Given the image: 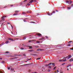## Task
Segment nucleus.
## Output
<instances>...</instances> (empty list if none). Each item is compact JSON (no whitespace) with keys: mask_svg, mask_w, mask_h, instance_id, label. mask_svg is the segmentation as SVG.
Returning a JSON list of instances; mask_svg holds the SVG:
<instances>
[{"mask_svg":"<svg viewBox=\"0 0 73 73\" xmlns=\"http://www.w3.org/2000/svg\"><path fill=\"white\" fill-rule=\"evenodd\" d=\"M31 49H32V47H29V49H31Z\"/></svg>","mask_w":73,"mask_h":73,"instance_id":"bf43d9fd","label":"nucleus"},{"mask_svg":"<svg viewBox=\"0 0 73 73\" xmlns=\"http://www.w3.org/2000/svg\"><path fill=\"white\" fill-rule=\"evenodd\" d=\"M15 58H12L11 59H15Z\"/></svg>","mask_w":73,"mask_h":73,"instance_id":"c85d7f7f","label":"nucleus"},{"mask_svg":"<svg viewBox=\"0 0 73 73\" xmlns=\"http://www.w3.org/2000/svg\"><path fill=\"white\" fill-rule=\"evenodd\" d=\"M52 65H54V66H53V67L54 66H55V64L54 63H52Z\"/></svg>","mask_w":73,"mask_h":73,"instance_id":"ddd939ff","label":"nucleus"},{"mask_svg":"<svg viewBox=\"0 0 73 73\" xmlns=\"http://www.w3.org/2000/svg\"><path fill=\"white\" fill-rule=\"evenodd\" d=\"M57 72H59L58 70H57Z\"/></svg>","mask_w":73,"mask_h":73,"instance_id":"3c124183","label":"nucleus"},{"mask_svg":"<svg viewBox=\"0 0 73 73\" xmlns=\"http://www.w3.org/2000/svg\"><path fill=\"white\" fill-rule=\"evenodd\" d=\"M31 23H35V22H31Z\"/></svg>","mask_w":73,"mask_h":73,"instance_id":"0e129e2a","label":"nucleus"},{"mask_svg":"<svg viewBox=\"0 0 73 73\" xmlns=\"http://www.w3.org/2000/svg\"><path fill=\"white\" fill-rule=\"evenodd\" d=\"M25 38H25V37H23V39H25Z\"/></svg>","mask_w":73,"mask_h":73,"instance_id":"13d9d810","label":"nucleus"},{"mask_svg":"<svg viewBox=\"0 0 73 73\" xmlns=\"http://www.w3.org/2000/svg\"><path fill=\"white\" fill-rule=\"evenodd\" d=\"M14 56H19L18 55H17V54H15Z\"/></svg>","mask_w":73,"mask_h":73,"instance_id":"e433bc0d","label":"nucleus"},{"mask_svg":"<svg viewBox=\"0 0 73 73\" xmlns=\"http://www.w3.org/2000/svg\"><path fill=\"white\" fill-rule=\"evenodd\" d=\"M40 59H41V58H38L37 60H40Z\"/></svg>","mask_w":73,"mask_h":73,"instance_id":"2f4dec72","label":"nucleus"},{"mask_svg":"<svg viewBox=\"0 0 73 73\" xmlns=\"http://www.w3.org/2000/svg\"><path fill=\"white\" fill-rule=\"evenodd\" d=\"M65 63H63L62 64V65H64V64H65Z\"/></svg>","mask_w":73,"mask_h":73,"instance_id":"f704fd0d","label":"nucleus"},{"mask_svg":"<svg viewBox=\"0 0 73 73\" xmlns=\"http://www.w3.org/2000/svg\"><path fill=\"white\" fill-rule=\"evenodd\" d=\"M33 1V0H31V1L29 2V4L32 3Z\"/></svg>","mask_w":73,"mask_h":73,"instance_id":"39448f33","label":"nucleus"},{"mask_svg":"<svg viewBox=\"0 0 73 73\" xmlns=\"http://www.w3.org/2000/svg\"><path fill=\"white\" fill-rule=\"evenodd\" d=\"M47 71L48 72H50V69H48L47 70Z\"/></svg>","mask_w":73,"mask_h":73,"instance_id":"9d476101","label":"nucleus"},{"mask_svg":"<svg viewBox=\"0 0 73 73\" xmlns=\"http://www.w3.org/2000/svg\"><path fill=\"white\" fill-rule=\"evenodd\" d=\"M72 42V41H70L68 42L70 43V42Z\"/></svg>","mask_w":73,"mask_h":73,"instance_id":"a18cd8bd","label":"nucleus"},{"mask_svg":"<svg viewBox=\"0 0 73 73\" xmlns=\"http://www.w3.org/2000/svg\"><path fill=\"white\" fill-rule=\"evenodd\" d=\"M30 64H24V65H21V66H25V65H29Z\"/></svg>","mask_w":73,"mask_h":73,"instance_id":"f03ea898","label":"nucleus"},{"mask_svg":"<svg viewBox=\"0 0 73 73\" xmlns=\"http://www.w3.org/2000/svg\"><path fill=\"white\" fill-rule=\"evenodd\" d=\"M11 27H12V29H13V26H12V25H11Z\"/></svg>","mask_w":73,"mask_h":73,"instance_id":"09e8293b","label":"nucleus"},{"mask_svg":"<svg viewBox=\"0 0 73 73\" xmlns=\"http://www.w3.org/2000/svg\"><path fill=\"white\" fill-rule=\"evenodd\" d=\"M35 41V40H29V42H31V41Z\"/></svg>","mask_w":73,"mask_h":73,"instance_id":"6e6552de","label":"nucleus"},{"mask_svg":"<svg viewBox=\"0 0 73 73\" xmlns=\"http://www.w3.org/2000/svg\"><path fill=\"white\" fill-rule=\"evenodd\" d=\"M27 5H31L29 3H28V4H27Z\"/></svg>","mask_w":73,"mask_h":73,"instance_id":"a19ab883","label":"nucleus"},{"mask_svg":"<svg viewBox=\"0 0 73 73\" xmlns=\"http://www.w3.org/2000/svg\"><path fill=\"white\" fill-rule=\"evenodd\" d=\"M33 55L34 56H36L37 55L36 54H33Z\"/></svg>","mask_w":73,"mask_h":73,"instance_id":"c756f323","label":"nucleus"},{"mask_svg":"<svg viewBox=\"0 0 73 73\" xmlns=\"http://www.w3.org/2000/svg\"><path fill=\"white\" fill-rule=\"evenodd\" d=\"M37 43H38V44L40 43V41H36V42Z\"/></svg>","mask_w":73,"mask_h":73,"instance_id":"a878e982","label":"nucleus"},{"mask_svg":"<svg viewBox=\"0 0 73 73\" xmlns=\"http://www.w3.org/2000/svg\"><path fill=\"white\" fill-rule=\"evenodd\" d=\"M56 68V66H55L54 67L53 70H55V69Z\"/></svg>","mask_w":73,"mask_h":73,"instance_id":"412c9836","label":"nucleus"},{"mask_svg":"<svg viewBox=\"0 0 73 73\" xmlns=\"http://www.w3.org/2000/svg\"><path fill=\"white\" fill-rule=\"evenodd\" d=\"M3 21V20H1V21H0V22H1V21Z\"/></svg>","mask_w":73,"mask_h":73,"instance_id":"864d4df0","label":"nucleus"},{"mask_svg":"<svg viewBox=\"0 0 73 73\" xmlns=\"http://www.w3.org/2000/svg\"><path fill=\"white\" fill-rule=\"evenodd\" d=\"M4 18V17H2V18H1V19H3Z\"/></svg>","mask_w":73,"mask_h":73,"instance_id":"6e6d98bb","label":"nucleus"},{"mask_svg":"<svg viewBox=\"0 0 73 73\" xmlns=\"http://www.w3.org/2000/svg\"><path fill=\"white\" fill-rule=\"evenodd\" d=\"M68 57H69V58H70H70H71V57H72V56H70L69 55H68Z\"/></svg>","mask_w":73,"mask_h":73,"instance_id":"aec40b11","label":"nucleus"},{"mask_svg":"<svg viewBox=\"0 0 73 73\" xmlns=\"http://www.w3.org/2000/svg\"><path fill=\"white\" fill-rule=\"evenodd\" d=\"M2 20H3L4 21V20H5V19H4L3 18Z\"/></svg>","mask_w":73,"mask_h":73,"instance_id":"680f3d73","label":"nucleus"},{"mask_svg":"<svg viewBox=\"0 0 73 73\" xmlns=\"http://www.w3.org/2000/svg\"><path fill=\"white\" fill-rule=\"evenodd\" d=\"M68 2H69L68 1H66V3H68Z\"/></svg>","mask_w":73,"mask_h":73,"instance_id":"69168bd1","label":"nucleus"},{"mask_svg":"<svg viewBox=\"0 0 73 73\" xmlns=\"http://www.w3.org/2000/svg\"><path fill=\"white\" fill-rule=\"evenodd\" d=\"M8 42H9V41L8 40H7L5 42V43L6 44H8Z\"/></svg>","mask_w":73,"mask_h":73,"instance_id":"423d86ee","label":"nucleus"},{"mask_svg":"<svg viewBox=\"0 0 73 73\" xmlns=\"http://www.w3.org/2000/svg\"><path fill=\"white\" fill-rule=\"evenodd\" d=\"M19 12V11H15V13H18Z\"/></svg>","mask_w":73,"mask_h":73,"instance_id":"4468645a","label":"nucleus"},{"mask_svg":"<svg viewBox=\"0 0 73 73\" xmlns=\"http://www.w3.org/2000/svg\"><path fill=\"white\" fill-rule=\"evenodd\" d=\"M71 45L70 44H69L67 45V46H70Z\"/></svg>","mask_w":73,"mask_h":73,"instance_id":"4be33fe9","label":"nucleus"},{"mask_svg":"<svg viewBox=\"0 0 73 73\" xmlns=\"http://www.w3.org/2000/svg\"><path fill=\"white\" fill-rule=\"evenodd\" d=\"M48 68H49V69H51V66H48Z\"/></svg>","mask_w":73,"mask_h":73,"instance_id":"a211bd4d","label":"nucleus"},{"mask_svg":"<svg viewBox=\"0 0 73 73\" xmlns=\"http://www.w3.org/2000/svg\"><path fill=\"white\" fill-rule=\"evenodd\" d=\"M27 13H29V11H28L27 12Z\"/></svg>","mask_w":73,"mask_h":73,"instance_id":"603ef678","label":"nucleus"},{"mask_svg":"<svg viewBox=\"0 0 73 73\" xmlns=\"http://www.w3.org/2000/svg\"><path fill=\"white\" fill-rule=\"evenodd\" d=\"M36 35H38V36H42V35H41V34H36Z\"/></svg>","mask_w":73,"mask_h":73,"instance_id":"20e7f679","label":"nucleus"},{"mask_svg":"<svg viewBox=\"0 0 73 73\" xmlns=\"http://www.w3.org/2000/svg\"><path fill=\"white\" fill-rule=\"evenodd\" d=\"M1 44L2 45H3V44H5V43L4 42H2Z\"/></svg>","mask_w":73,"mask_h":73,"instance_id":"cd10ccee","label":"nucleus"},{"mask_svg":"<svg viewBox=\"0 0 73 73\" xmlns=\"http://www.w3.org/2000/svg\"><path fill=\"white\" fill-rule=\"evenodd\" d=\"M27 1V0H25L23 2H25V1Z\"/></svg>","mask_w":73,"mask_h":73,"instance_id":"72a5a7b5","label":"nucleus"},{"mask_svg":"<svg viewBox=\"0 0 73 73\" xmlns=\"http://www.w3.org/2000/svg\"><path fill=\"white\" fill-rule=\"evenodd\" d=\"M43 39H44V38H41V39H39V40H43Z\"/></svg>","mask_w":73,"mask_h":73,"instance_id":"5701e85b","label":"nucleus"},{"mask_svg":"<svg viewBox=\"0 0 73 73\" xmlns=\"http://www.w3.org/2000/svg\"><path fill=\"white\" fill-rule=\"evenodd\" d=\"M69 67V66H72V65L71 64H68V65Z\"/></svg>","mask_w":73,"mask_h":73,"instance_id":"6ab92c4d","label":"nucleus"},{"mask_svg":"<svg viewBox=\"0 0 73 73\" xmlns=\"http://www.w3.org/2000/svg\"><path fill=\"white\" fill-rule=\"evenodd\" d=\"M33 54H30V55H33Z\"/></svg>","mask_w":73,"mask_h":73,"instance_id":"e2e57ef3","label":"nucleus"},{"mask_svg":"<svg viewBox=\"0 0 73 73\" xmlns=\"http://www.w3.org/2000/svg\"><path fill=\"white\" fill-rule=\"evenodd\" d=\"M35 47H37V48H38V47H39V46H35Z\"/></svg>","mask_w":73,"mask_h":73,"instance_id":"79ce46f5","label":"nucleus"},{"mask_svg":"<svg viewBox=\"0 0 73 73\" xmlns=\"http://www.w3.org/2000/svg\"><path fill=\"white\" fill-rule=\"evenodd\" d=\"M23 56H26V55L25 54H23Z\"/></svg>","mask_w":73,"mask_h":73,"instance_id":"37998d69","label":"nucleus"},{"mask_svg":"<svg viewBox=\"0 0 73 73\" xmlns=\"http://www.w3.org/2000/svg\"><path fill=\"white\" fill-rule=\"evenodd\" d=\"M2 58H0V60H2Z\"/></svg>","mask_w":73,"mask_h":73,"instance_id":"774afa93","label":"nucleus"},{"mask_svg":"<svg viewBox=\"0 0 73 73\" xmlns=\"http://www.w3.org/2000/svg\"><path fill=\"white\" fill-rule=\"evenodd\" d=\"M11 70L13 71L14 70V69H13V68H11Z\"/></svg>","mask_w":73,"mask_h":73,"instance_id":"2eb2a0df","label":"nucleus"},{"mask_svg":"<svg viewBox=\"0 0 73 73\" xmlns=\"http://www.w3.org/2000/svg\"><path fill=\"white\" fill-rule=\"evenodd\" d=\"M26 46L28 47H31L30 46Z\"/></svg>","mask_w":73,"mask_h":73,"instance_id":"473e14b6","label":"nucleus"},{"mask_svg":"<svg viewBox=\"0 0 73 73\" xmlns=\"http://www.w3.org/2000/svg\"><path fill=\"white\" fill-rule=\"evenodd\" d=\"M18 56H22L21 54L18 55Z\"/></svg>","mask_w":73,"mask_h":73,"instance_id":"ea45409f","label":"nucleus"},{"mask_svg":"<svg viewBox=\"0 0 73 73\" xmlns=\"http://www.w3.org/2000/svg\"><path fill=\"white\" fill-rule=\"evenodd\" d=\"M32 51H33V50H29V52H32Z\"/></svg>","mask_w":73,"mask_h":73,"instance_id":"58836bf2","label":"nucleus"},{"mask_svg":"<svg viewBox=\"0 0 73 73\" xmlns=\"http://www.w3.org/2000/svg\"><path fill=\"white\" fill-rule=\"evenodd\" d=\"M64 59V60H62V61H66V58L65 59Z\"/></svg>","mask_w":73,"mask_h":73,"instance_id":"f3484780","label":"nucleus"},{"mask_svg":"<svg viewBox=\"0 0 73 73\" xmlns=\"http://www.w3.org/2000/svg\"><path fill=\"white\" fill-rule=\"evenodd\" d=\"M4 17H7V16H3Z\"/></svg>","mask_w":73,"mask_h":73,"instance_id":"49530a36","label":"nucleus"},{"mask_svg":"<svg viewBox=\"0 0 73 73\" xmlns=\"http://www.w3.org/2000/svg\"><path fill=\"white\" fill-rule=\"evenodd\" d=\"M69 61L70 62H72V61H73V59L72 58H71V59H70L69 60Z\"/></svg>","mask_w":73,"mask_h":73,"instance_id":"7ed1b4c3","label":"nucleus"},{"mask_svg":"<svg viewBox=\"0 0 73 73\" xmlns=\"http://www.w3.org/2000/svg\"><path fill=\"white\" fill-rule=\"evenodd\" d=\"M71 8V7H67V9H70Z\"/></svg>","mask_w":73,"mask_h":73,"instance_id":"9b49d317","label":"nucleus"},{"mask_svg":"<svg viewBox=\"0 0 73 73\" xmlns=\"http://www.w3.org/2000/svg\"><path fill=\"white\" fill-rule=\"evenodd\" d=\"M70 58H68V59H70Z\"/></svg>","mask_w":73,"mask_h":73,"instance_id":"4d7b16f0","label":"nucleus"},{"mask_svg":"<svg viewBox=\"0 0 73 73\" xmlns=\"http://www.w3.org/2000/svg\"><path fill=\"white\" fill-rule=\"evenodd\" d=\"M33 1H36V0H33Z\"/></svg>","mask_w":73,"mask_h":73,"instance_id":"5fc2aeb1","label":"nucleus"},{"mask_svg":"<svg viewBox=\"0 0 73 73\" xmlns=\"http://www.w3.org/2000/svg\"><path fill=\"white\" fill-rule=\"evenodd\" d=\"M66 58H69V56H67L66 57Z\"/></svg>","mask_w":73,"mask_h":73,"instance_id":"c9c22d12","label":"nucleus"},{"mask_svg":"<svg viewBox=\"0 0 73 73\" xmlns=\"http://www.w3.org/2000/svg\"><path fill=\"white\" fill-rule=\"evenodd\" d=\"M59 62H61V61H62V60H59Z\"/></svg>","mask_w":73,"mask_h":73,"instance_id":"4c0bfd02","label":"nucleus"},{"mask_svg":"<svg viewBox=\"0 0 73 73\" xmlns=\"http://www.w3.org/2000/svg\"><path fill=\"white\" fill-rule=\"evenodd\" d=\"M9 53V52L8 51H7L5 52L6 53Z\"/></svg>","mask_w":73,"mask_h":73,"instance_id":"393cba45","label":"nucleus"},{"mask_svg":"<svg viewBox=\"0 0 73 73\" xmlns=\"http://www.w3.org/2000/svg\"><path fill=\"white\" fill-rule=\"evenodd\" d=\"M21 50H24V48L23 47H22L21 48Z\"/></svg>","mask_w":73,"mask_h":73,"instance_id":"f8f14e48","label":"nucleus"},{"mask_svg":"<svg viewBox=\"0 0 73 73\" xmlns=\"http://www.w3.org/2000/svg\"><path fill=\"white\" fill-rule=\"evenodd\" d=\"M13 15H14V16H15L16 15H17V13H15L13 14Z\"/></svg>","mask_w":73,"mask_h":73,"instance_id":"dca6fc26","label":"nucleus"},{"mask_svg":"<svg viewBox=\"0 0 73 73\" xmlns=\"http://www.w3.org/2000/svg\"><path fill=\"white\" fill-rule=\"evenodd\" d=\"M44 50L43 49H42L41 48H40L39 49H37V51H39V50H40L41 51H42V50Z\"/></svg>","mask_w":73,"mask_h":73,"instance_id":"f257e3e1","label":"nucleus"},{"mask_svg":"<svg viewBox=\"0 0 73 73\" xmlns=\"http://www.w3.org/2000/svg\"><path fill=\"white\" fill-rule=\"evenodd\" d=\"M0 73H3L2 71H0Z\"/></svg>","mask_w":73,"mask_h":73,"instance_id":"8fccbe9b","label":"nucleus"},{"mask_svg":"<svg viewBox=\"0 0 73 73\" xmlns=\"http://www.w3.org/2000/svg\"><path fill=\"white\" fill-rule=\"evenodd\" d=\"M9 40H11V41H12V40H13V39H12L11 38H8Z\"/></svg>","mask_w":73,"mask_h":73,"instance_id":"0eeeda50","label":"nucleus"},{"mask_svg":"<svg viewBox=\"0 0 73 73\" xmlns=\"http://www.w3.org/2000/svg\"><path fill=\"white\" fill-rule=\"evenodd\" d=\"M13 5H11V7H13Z\"/></svg>","mask_w":73,"mask_h":73,"instance_id":"052dcab7","label":"nucleus"},{"mask_svg":"<svg viewBox=\"0 0 73 73\" xmlns=\"http://www.w3.org/2000/svg\"><path fill=\"white\" fill-rule=\"evenodd\" d=\"M23 14H26V13L25 12H23Z\"/></svg>","mask_w":73,"mask_h":73,"instance_id":"bb28decb","label":"nucleus"},{"mask_svg":"<svg viewBox=\"0 0 73 73\" xmlns=\"http://www.w3.org/2000/svg\"><path fill=\"white\" fill-rule=\"evenodd\" d=\"M52 13H55V12L54 11L52 12Z\"/></svg>","mask_w":73,"mask_h":73,"instance_id":"338daca9","label":"nucleus"},{"mask_svg":"<svg viewBox=\"0 0 73 73\" xmlns=\"http://www.w3.org/2000/svg\"><path fill=\"white\" fill-rule=\"evenodd\" d=\"M71 7H73V4H72Z\"/></svg>","mask_w":73,"mask_h":73,"instance_id":"c03bdc74","label":"nucleus"},{"mask_svg":"<svg viewBox=\"0 0 73 73\" xmlns=\"http://www.w3.org/2000/svg\"><path fill=\"white\" fill-rule=\"evenodd\" d=\"M48 66L49 65H52V63H50L49 64H48Z\"/></svg>","mask_w":73,"mask_h":73,"instance_id":"b1692460","label":"nucleus"},{"mask_svg":"<svg viewBox=\"0 0 73 73\" xmlns=\"http://www.w3.org/2000/svg\"><path fill=\"white\" fill-rule=\"evenodd\" d=\"M72 1H70V4H72Z\"/></svg>","mask_w":73,"mask_h":73,"instance_id":"de8ad7c7","label":"nucleus"},{"mask_svg":"<svg viewBox=\"0 0 73 73\" xmlns=\"http://www.w3.org/2000/svg\"><path fill=\"white\" fill-rule=\"evenodd\" d=\"M49 66V65L48 64H46L44 65L45 66Z\"/></svg>","mask_w":73,"mask_h":73,"instance_id":"1a4fd4ad","label":"nucleus"},{"mask_svg":"<svg viewBox=\"0 0 73 73\" xmlns=\"http://www.w3.org/2000/svg\"><path fill=\"white\" fill-rule=\"evenodd\" d=\"M8 69H11V68L10 67H9L7 68Z\"/></svg>","mask_w":73,"mask_h":73,"instance_id":"7c9ffc66","label":"nucleus"}]
</instances>
